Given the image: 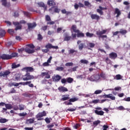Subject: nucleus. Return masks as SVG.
Here are the masks:
<instances>
[{"instance_id":"nucleus-63","label":"nucleus","mask_w":130,"mask_h":130,"mask_svg":"<svg viewBox=\"0 0 130 130\" xmlns=\"http://www.w3.org/2000/svg\"><path fill=\"white\" fill-rule=\"evenodd\" d=\"M63 67H57L56 68V71H63Z\"/></svg>"},{"instance_id":"nucleus-46","label":"nucleus","mask_w":130,"mask_h":130,"mask_svg":"<svg viewBox=\"0 0 130 130\" xmlns=\"http://www.w3.org/2000/svg\"><path fill=\"white\" fill-rule=\"evenodd\" d=\"M25 109V106L23 105H19V110H24Z\"/></svg>"},{"instance_id":"nucleus-58","label":"nucleus","mask_w":130,"mask_h":130,"mask_svg":"<svg viewBox=\"0 0 130 130\" xmlns=\"http://www.w3.org/2000/svg\"><path fill=\"white\" fill-rule=\"evenodd\" d=\"M101 78H103V79H104V80H105V79H106V75L103 73H102L101 74Z\"/></svg>"},{"instance_id":"nucleus-15","label":"nucleus","mask_w":130,"mask_h":130,"mask_svg":"<svg viewBox=\"0 0 130 130\" xmlns=\"http://www.w3.org/2000/svg\"><path fill=\"white\" fill-rule=\"evenodd\" d=\"M105 97H106V98H109L111 100H115V96L112 94H106Z\"/></svg>"},{"instance_id":"nucleus-23","label":"nucleus","mask_w":130,"mask_h":130,"mask_svg":"<svg viewBox=\"0 0 130 130\" xmlns=\"http://www.w3.org/2000/svg\"><path fill=\"white\" fill-rule=\"evenodd\" d=\"M22 85H28L29 87H34V85H33V84L31 83V81H27L26 82H23V83H22Z\"/></svg>"},{"instance_id":"nucleus-11","label":"nucleus","mask_w":130,"mask_h":130,"mask_svg":"<svg viewBox=\"0 0 130 130\" xmlns=\"http://www.w3.org/2000/svg\"><path fill=\"white\" fill-rule=\"evenodd\" d=\"M46 48H49V49H51L53 48V49H58V46H52V45L51 44H48L45 46Z\"/></svg>"},{"instance_id":"nucleus-51","label":"nucleus","mask_w":130,"mask_h":130,"mask_svg":"<svg viewBox=\"0 0 130 130\" xmlns=\"http://www.w3.org/2000/svg\"><path fill=\"white\" fill-rule=\"evenodd\" d=\"M8 33H9V34H11V35L14 34V29H8Z\"/></svg>"},{"instance_id":"nucleus-17","label":"nucleus","mask_w":130,"mask_h":130,"mask_svg":"<svg viewBox=\"0 0 130 130\" xmlns=\"http://www.w3.org/2000/svg\"><path fill=\"white\" fill-rule=\"evenodd\" d=\"M1 58L2 59H11V56L8 54H3L2 55Z\"/></svg>"},{"instance_id":"nucleus-53","label":"nucleus","mask_w":130,"mask_h":130,"mask_svg":"<svg viewBox=\"0 0 130 130\" xmlns=\"http://www.w3.org/2000/svg\"><path fill=\"white\" fill-rule=\"evenodd\" d=\"M106 62H107L108 64L111 63V60L109 59V58L107 57L106 58Z\"/></svg>"},{"instance_id":"nucleus-40","label":"nucleus","mask_w":130,"mask_h":130,"mask_svg":"<svg viewBox=\"0 0 130 130\" xmlns=\"http://www.w3.org/2000/svg\"><path fill=\"white\" fill-rule=\"evenodd\" d=\"M10 56L12 57H17L18 56V53H13L10 55Z\"/></svg>"},{"instance_id":"nucleus-19","label":"nucleus","mask_w":130,"mask_h":130,"mask_svg":"<svg viewBox=\"0 0 130 130\" xmlns=\"http://www.w3.org/2000/svg\"><path fill=\"white\" fill-rule=\"evenodd\" d=\"M35 120V118H34L28 119L26 120V123L27 124H31L32 123H34Z\"/></svg>"},{"instance_id":"nucleus-42","label":"nucleus","mask_w":130,"mask_h":130,"mask_svg":"<svg viewBox=\"0 0 130 130\" xmlns=\"http://www.w3.org/2000/svg\"><path fill=\"white\" fill-rule=\"evenodd\" d=\"M80 62H81V63H85L87 64L89 62V61H88V60H85V59H81L80 60Z\"/></svg>"},{"instance_id":"nucleus-47","label":"nucleus","mask_w":130,"mask_h":130,"mask_svg":"<svg viewBox=\"0 0 130 130\" xmlns=\"http://www.w3.org/2000/svg\"><path fill=\"white\" fill-rule=\"evenodd\" d=\"M5 107L7 109H11L12 108V105L10 104H5Z\"/></svg>"},{"instance_id":"nucleus-34","label":"nucleus","mask_w":130,"mask_h":130,"mask_svg":"<svg viewBox=\"0 0 130 130\" xmlns=\"http://www.w3.org/2000/svg\"><path fill=\"white\" fill-rule=\"evenodd\" d=\"M5 35H6V31H5V30L1 29L0 30V36H1V37H3Z\"/></svg>"},{"instance_id":"nucleus-41","label":"nucleus","mask_w":130,"mask_h":130,"mask_svg":"<svg viewBox=\"0 0 130 130\" xmlns=\"http://www.w3.org/2000/svg\"><path fill=\"white\" fill-rule=\"evenodd\" d=\"M102 92V90H96L94 91V94H95L96 95L98 94H101Z\"/></svg>"},{"instance_id":"nucleus-43","label":"nucleus","mask_w":130,"mask_h":130,"mask_svg":"<svg viewBox=\"0 0 130 130\" xmlns=\"http://www.w3.org/2000/svg\"><path fill=\"white\" fill-rule=\"evenodd\" d=\"M64 40L65 41H69V40H71V37L65 36V38H64Z\"/></svg>"},{"instance_id":"nucleus-24","label":"nucleus","mask_w":130,"mask_h":130,"mask_svg":"<svg viewBox=\"0 0 130 130\" xmlns=\"http://www.w3.org/2000/svg\"><path fill=\"white\" fill-rule=\"evenodd\" d=\"M47 4L50 7H53V6H55V3L53 1H48Z\"/></svg>"},{"instance_id":"nucleus-21","label":"nucleus","mask_w":130,"mask_h":130,"mask_svg":"<svg viewBox=\"0 0 130 130\" xmlns=\"http://www.w3.org/2000/svg\"><path fill=\"white\" fill-rule=\"evenodd\" d=\"M94 112L98 115L102 116V115H104V112H103V111H98V110H96L94 111Z\"/></svg>"},{"instance_id":"nucleus-60","label":"nucleus","mask_w":130,"mask_h":130,"mask_svg":"<svg viewBox=\"0 0 130 130\" xmlns=\"http://www.w3.org/2000/svg\"><path fill=\"white\" fill-rule=\"evenodd\" d=\"M62 29H63V28H62V27H58L57 29V33H60V31H61V30H62Z\"/></svg>"},{"instance_id":"nucleus-39","label":"nucleus","mask_w":130,"mask_h":130,"mask_svg":"<svg viewBox=\"0 0 130 130\" xmlns=\"http://www.w3.org/2000/svg\"><path fill=\"white\" fill-rule=\"evenodd\" d=\"M2 3L3 6H4V7H7V5H8V3H7V0H2Z\"/></svg>"},{"instance_id":"nucleus-26","label":"nucleus","mask_w":130,"mask_h":130,"mask_svg":"<svg viewBox=\"0 0 130 130\" xmlns=\"http://www.w3.org/2000/svg\"><path fill=\"white\" fill-rule=\"evenodd\" d=\"M69 99H70V95L67 94L65 95H62V98L61 100H62L63 101H66V100H69Z\"/></svg>"},{"instance_id":"nucleus-14","label":"nucleus","mask_w":130,"mask_h":130,"mask_svg":"<svg viewBox=\"0 0 130 130\" xmlns=\"http://www.w3.org/2000/svg\"><path fill=\"white\" fill-rule=\"evenodd\" d=\"M28 25V29H29V30L31 29H33V28H35L36 27V23H27Z\"/></svg>"},{"instance_id":"nucleus-62","label":"nucleus","mask_w":130,"mask_h":130,"mask_svg":"<svg viewBox=\"0 0 130 130\" xmlns=\"http://www.w3.org/2000/svg\"><path fill=\"white\" fill-rule=\"evenodd\" d=\"M5 23H7V26H11V25H12V23L9 21H5Z\"/></svg>"},{"instance_id":"nucleus-4","label":"nucleus","mask_w":130,"mask_h":130,"mask_svg":"<svg viewBox=\"0 0 130 130\" xmlns=\"http://www.w3.org/2000/svg\"><path fill=\"white\" fill-rule=\"evenodd\" d=\"M100 80V76L98 74L92 75L89 78V81H91V82H99Z\"/></svg>"},{"instance_id":"nucleus-10","label":"nucleus","mask_w":130,"mask_h":130,"mask_svg":"<svg viewBox=\"0 0 130 130\" xmlns=\"http://www.w3.org/2000/svg\"><path fill=\"white\" fill-rule=\"evenodd\" d=\"M53 79V81H54V82H58L60 80H61V76L58 75H56L52 77Z\"/></svg>"},{"instance_id":"nucleus-22","label":"nucleus","mask_w":130,"mask_h":130,"mask_svg":"<svg viewBox=\"0 0 130 130\" xmlns=\"http://www.w3.org/2000/svg\"><path fill=\"white\" fill-rule=\"evenodd\" d=\"M91 18L92 20H99L100 17L96 14H91Z\"/></svg>"},{"instance_id":"nucleus-13","label":"nucleus","mask_w":130,"mask_h":130,"mask_svg":"<svg viewBox=\"0 0 130 130\" xmlns=\"http://www.w3.org/2000/svg\"><path fill=\"white\" fill-rule=\"evenodd\" d=\"M104 10H106V8L100 6L99 9L96 10V12L99 13L100 15H103V12L102 11Z\"/></svg>"},{"instance_id":"nucleus-12","label":"nucleus","mask_w":130,"mask_h":130,"mask_svg":"<svg viewBox=\"0 0 130 130\" xmlns=\"http://www.w3.org/2000/svg\"><path fill=\"white\" fill-rule=\"evenodd\" d=\"M110 58L111 59H115L117 57V54L114 52H112L109 54Z\"/></svg>"},{"instance_id":"nucleus-20","label":"nucleus","mask_w":130,"mask_h":130,"mask_svg":"<svg viewBox=\"0 0 130 130\" xmlns=\"http://www.w3.org/2000/svg\"><path fill=\"white\" fill-rule=\"evenodd\" d=\"M14 78L15 79V81H20L21 75L19 73H16L14 76Z\"/></svg>"},{"instance_id":"nucleus-61","label":"nucleus","mask_w":130,"mask_h":130,"mask_svg":"<svg viewBox=\"0 0 130 130\" xmlns=\"http://www.w3.org/2000/svg\"><path fill=\"white\" fill-rule=\"evenodd\" d=\"M43 37H42V36H41V35L40 34H39L38 36V40H41L42 39H43Z\"/></svg>"},{"instance_id":"nucleus-37","label":"nucleus","mask_w":130,"mask_h":130,"mask_svg":"<svg viewBox=\"0 0 130 130\" xmlns=\"http://www.w3.org/2000/svg\"><path fill=\"white\" fill-rule=\"evenodd\" d=\"M87 45L89 47L93 48V47H94V46H95V44H94L93 43L88 42V43H87Z\"/></svg>"},{"instance_id":"nucleus-5","label":"nucleus","mask_w":130,"mask_h":130,"mask_svg":"<svg viewBox=\"0 0 130 130\" xmlns=\"http://www.w3.org/2000/svg\"><path fill=\"white\" fill-rule=\"evenodd\" d=\"M71 31L72 33V36L73 38H76L77 35L76 34H74V32H75V33H77V32H79V30L77 29V26L75 25H72L71 29Z\"/></svg>"},{"instance_id":"nucleus-30","label":"nucleus","mask_w":130,"mask_h":130,"mask_svg":"<svg viewBox=\"0 0 130 130\" xmlns=\"http://www.w3.org/2000/svg\"><path fill=\"white\" fill-rule=\"evenodd\" d=\"M8 121H9V120H8L6 118H1L0 119L1 123H6V122H8Z\"/></svg>"},{"instance_id":"nucleus-36","label":"nucleus","mask_w":130,"mask_h":130,"mask_svg":"<svg viewBox=\"0 0 130 130\" xmlns=\"http://www.w3.org/2000/svg\"><path fill=\"white\" fill-rule=\"evenodd\" d=\"M67 81L68 83H69L70 84H71V83H72L74 81V79L69 77V78H67Z\"/></svg>"},{"instance_id":"nucleus-57","label":"nucleus","mask_w":130,"mask_h":130,"mask_svg":"<svg viewBox=\"0 0 130 130\" xmlns=\"http://www.w3.org/2000/svg\"><path fill=\"white\" fill-rule=\"evenodd\" d=\"M100 122V120H97L93 122V125H98L99 124V123Z\"/></svg>"},{"instance_id":"nucleus-52","label":"nucleus","mask_w":130,"mask_h":130,"mask_svg":"<svg viewBox=\"0 0 130 130\" xmlns=\"http://www.w3.org/2000/svg\"><path fill=\"white\" fill-rule=\"evenodd\" d=\"M67 82V79H66V78H63L61 80V83H62V84H66Z\"/></svg>"},{"instance_id":"nucleus-8","label":"nucleus","mask_w":130,"mask_h":130,"mask_svg":"<svg viewBox=\"0 0 130 130\" xmlns=\"http://www.w3.org/2000/svg\"><path fill=\"white\" fill-rule=\"evenodd\" d=\"M10 74H11V72L9 70L1 72H0V77H4V78H5L6 77H8Z\"/></svg>"},{"instance_id":"nucleus-32","label":"nucleus","mask_w":130,"mask_h":130,"mask_svg":"<svg viewBox=\"0 0 130 130\" xmlns=\"http://www.w3.org/2000/svg\"><path fill=\"white\" fill-rule=\"evenodd\" d=\"M20 67V64H16V63H13L12 64V69H16V68H19Z\"/></svg>"},{"instance_id":"nucleus-28","label":"nucleus","mask_w":130,"mask_h":130,"mask_svg":"<svg viewBox=\"0 0 130 130\" xmlns=\"http://www.w3.org/2000/svg\"><path fill=\"white\" fill-rule=\"evenodd\" d=\"M23 70H26V72H33L34 69L31 67H25Z\"/></svg>"},{"instance_id":"nucleus-9","label":"nucleus","mask_w":130,"mask_h":130,"mask_svg":"<svg viewBox=\"0 0 130 130\" xmlns=\"http://www.w3.org/2000/svg\"><path fill=\"white\" fill-rule=\"evenodd\" d=\"M60 10L58 9H57V8L56 7H52L51 9H50L49 10V12H50V13H51V14L55 13H59V11Z\"/></svg>"},{"instance_id":"nucleus-33","label":"nucleus","mask_w":130,"mask_h":130,"mask_svg":"<svg viewBox=\"0 0 130 130\" xmlns=\"http://www.w3.org/2000/svg\"><path fill=\"white\" fill-rule=\"evenodd\" d=\"M61 13H62V14H66V15H69V14H72V12L67 11V10H66V9L62 10Z\"/></svg>"},{"instance_id":"nucleus-44","label":"nucleus","mask_w":130,"mask_h":130,"mask_svg":"<svg viewBox=\"0 0 130 130\" xmlns=\"http://www.w3.org/2000/svg\"><path fill=\"white\" fill-rule=\"evenodd\" d=\"M18 115H19V116H26V115H27V113L23 112L21 113H19Z\"/></svg>"},{"instance_id":"nucleus-49","label":"nucleus","mask_w":130,"mask_h":130,"mask_svg":"<svg viewBox=\"0 0 130 130\" xmlns=\"http://www.w3.org/2000/svg\"><path fill=\"white\" fill-rule=\"evenodd\" d=\"M119 32L121 33V34H126V31L124 29H120Z\"/></svg>"},{"instance_id":"nucleus-29","label":"nucleus","mask_w":130,"mask_h":130,"mask_svg":"<svg viewBox=\"0 0 130 130\" xmlns=\"http://www.w3.org/2000/svg\"><path fill=\"white\" fill-rule=\"evenodd\" d=\"M86 35L87 36V37H89L90 38H91V37H96V36L94 35V34H91L89 32H86Z\"/></svg>"},{"instance_id":"nucleus-38","label":"nucleus","mask_w":130,"mask_h":130,"mask_svg":"<svg viewBox=\"0 0 130 130\" xmlns=\"http://www.w3.org/2000/svg\"><path fill=\"white\" fill-rule=\"evenodd\" d=\"M38 6H39L41 8H44L45 7V5L43 2H39L38 3Z\"/></svg>"},{"instance_id":"nucleus-48","label":"nucleus","mask_w":130,"mask_h":130,"mask_svg":"<svg viewBox=\"0 0 130 130\" xmlns=\"http://www.w3.org/2000/svg\"><path fill=\"white\" fill-rule=\"evenodd\" d=\"M69 53H77V51L76 50H75L74 49H70L69 50Z\"/></svg>"},{"instance_id":"nucleus-7","label":"nucleus","mask_w":130,"mask_h":130,"mask_svg":"<svg viewBox=\"0 0 130 130\" xmlns=\"http://www.w3.org/2000/svg\"><path fill=\"white\" fill-rule=\"evenodd\" d=\"M23 81H28V80H32L34 79V76L30 75V74L27 73L26 75L22 77Z\"/></svg>"},{"instance_id":"nucleus-45","label":"nucleus","mask_w":130,"mask_h":130,"mask_svg":"<svg viewBox=\"0 0 130 130\" xmlns=\"http://www.w3.org/2000/svg\"><path fill=\"white\" fill-rule=\"evenodd\" d=\"M84 48V44L81 43L79 45V49L80 50H82Z\"/></svg>"},{"instance_id":"nucleus-27","label":"nucleus","mask_w":130,"mask_h":130,"mask_svg":"<svg viewBox=\"0 0 130 130\" xmlns=\"http://www.w3.org/2000/svg\"><path fill=\"white\" fill-rule=\"evenodd\" d=\"M122 78H123V77L122 76H121L120 74H118L115 76L114 79L115 80H121Z\"/></svg>"},{"instance_id":"nucleus-50","label":"nucleus","mask_w":130,"mask_h":130,"mask_svg":"<svg viewBox=\"0 0 130 130\" xmlns=\"http://www.w3.org/2000/svg\"><path fill=\"white\" fill-rule=\"evenodd\" d=\"M73 64H74V63H73V62H68L65 64V66H66V67H72V66H73Z\"/></svg>"},{"instance_id":"nucleus-64","label":"nucleus","mask_w":130,"mask_h":130,"mask_svg":"<svg viewBox=\"0 0 130 130\" xmlns=\"http://www.w3.org/2000/svg\"><path fill=\"white\" fill-rule=\"evenodd\" d=\"M25 130H33V127H25Z\"/></svg>"},{"instance_id":"nucleus-2","label":"nucleus","mask_w":130,"mask_h":130,"mask_svg":"<svg viewBox=\"0 0 130 130\" xmlns=\"http://www.w3.org/2000/svg\"><path fill=\"white\" fill-rule=\"evenodd\" d=\"M13 24L14 26H16L15 30L17 31V30H21V29H22V25L21 24H26V21H25V20H21L19 22H13Z\"/></svg>"},{"instance_id":"nucleus-55","label":"nucleus","mask_w":130,"mask_h":130,"mask_svg":"<svg viewBox=\"0 0 130 130\" xmlns=\"http://www.w3.org/2000/svg\"><path fill=\"white\" fill-rule=\"evenodd\" d=\"M92 103H94V104H96L97 103H100V100H95L92 101Z\"/></svg>"},{"instance_id":"nucleus-3","label":"nucleus","mask_w":130,"mask_h":130,"mask_svg":"<svg viewBox=\"0 0 130 130\" xmlns=\"http://www.w3.org/2000/svg\"><path fill=\"white\" fill-rule=\"evenodd\" d=\"M52 71H46L45 72H42L41 74L42 78H45V79H50V75H51Z\"/></svg>"},{"instance_id":"nucleus-16","label":"nucleus","mask_w":130,"mask_h":130,"mask_svg":"<svg viewBox=\"0 0 130 130\" xmlns=\"http://www.w3.org/2000/svg\"><path fill=\"white\" fill-rule=\"evenodd\" d=\"M107 32V29H104L102 31L99 30L96 32V35H99V36H101L103 34H105Z\"/></svg>"},{"instance_id":"nucleus-25","label":"nucleus","mask_w":130,"mask_h":130,"mask_svg":"<svg viewBox=\"0 0 130 130\" xmlns=\"http://www.w3.org/2000/svg\"><path fill=\"white\" fill-rule=\"evenodd\" d=\"M115 14H117V17H119V16H120V15L121 14V13L120 12V11H119V9L116 8L115 10Z\"/></svg>"},{"instance_id":"nucleus-31","label":"nucleus","mask_w":130,"mask_h":130,"mask_svg":"<svg viewBox=\"0 0 130 130\" xmlns=\"http://www.w3.org/2000/svg\"><path fill=\"white\" fill-rule=\"evenodd\" d=\"M77 37H84V34L81 32H80V30H78V32H77Z\"/></svg>"},{"instance_id":"nucleus-1","label":"nucleus","mask_w":130,"mask_h":130,"mask_svg":"<svg viewBox=\"0 0 130 130\" xmlns=\"http://www.w3.org/2000/svg\"><path fill=\"white\" fill-rule=\"evenodd\" d=\"M34 47V45L32 44L27 45L25 49V52H27V53H34L35 51Z\"/></svg>"},{"instance_id":"nucleus-6","label":"nucleus","mask_w":130,"mask_h":130,"mask_svg":"<svg viewBox=\"0 0 130 130\" xmlns=\"http://www.w3.org/2000/svg\"><path fill=\"white\" fill-rule=\"evenodd\" d=\"M43 116H46V112L44 111L42 112L39 113L36 115V118H37L38 120H42L43 118H42V117H43Z\"/></svg>"},{"instance_id":"nucleus-35","label":"nucleus","mask_w":130,"mask_h":130,"mask_svg":"<svg viewBox=\"0 0 130 130\" xmlns=\"http://www.w3.org/2000/svg\"><path fill=\"white\" fill-rule=\"evenodd\" d=\"M79 100V99L78 98H74L72 99H70L69 100V102H76V101H78Z\"/></svg>"},{"instance_id":"nucleus-56","label":"nucleus","mask_w":130,"mask_h":130,"mask_svg":"<svg viewBox=\"0 0 130 130\" xmlns=\"http://www.w3.org/2000/svg\"><path fill=\"white\" fill-rule=\"evenodd\" d=\"M43 67H49V63L48 62H45L43 63Z\"/></svg>"},{"instance_id":"nucleus-54","label":"nucleus","mask_w":130,"mask_h":130,"mask_svg":"<svg viewBox=\"0 0 130 130\" xmlns=\"http://www.w3.org/2000/svg\"><path fill=\"white\" fill-rule=\"evenodd\" d=\"M117 109H118V110H125V109L124 108V107L121 106L118 107Z\"/></svg>"},{"instance_id":"nucleus-59","label":"nucleus","mask_w":130,"mask_h":130,"mask_svg":"<svg viewBox=\"0 0 130 130\" xmlns=\"http://www.w3.org/2000/svg\"><path fill=\"white\" fill-rule=\"evenodd\" d=\"M45 121L47 123H50V119H49V118H46L45 119Z\"/></svg>"},{"instance_id":"nucleus-18","label":"nucleus","mask_w":130,"mask_h":130,"mask_svg":"<svg viewBox=\"0 0 130 130\" xmlns=\"http://www.w3.org/2000/svg\"><path fill=\"white\" fill-rule=\"evenodd\" d=\"M58 90H59L60 92H68V88L63 86H60L58 87Z\"/></svg>"}]
</instances>
